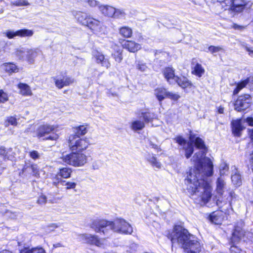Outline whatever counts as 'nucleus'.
Instances as JSON below:
<instances>
[{
  "label": "nucleus",
  "mask_w": 253,
  "mask_h": 253,
  "mask_svg": "<svg viewBox=\"0 0 253 253\" xmlns=\"http://www.w3.org/2000/svg\"><path fill=\"white\" fill-rule=\"evenodd\" d=\"M175 141L181 146L182 149L185 151V156L187 159L189 158L194 152V145L192 143L187 142L181 136H178L174 138Z\"/></svg>",
  "instance_id": "obj_9"
},
{
  "label": "nucleus",
  "mask_w": 253,
  "mask_h": 253,
  "mask_svg": "<svg viewBox=\"0 0 253 253\" xmlns=\"http://www.w3.org/2000/svg\"><path fill=\"white\" fill-rule=\"evenodd\" d=\"M58 137L57 134L52 133L51 135H49L47 137H46L43 139H49V140H56Z\"/></svg>",
  "instance_id": "obj_55"
},
{
  "label": "nucleus",
  "mask_w": 253,
  "mask_h": 253,
  "mask_svg": "<svg viewBox=\"0 0 253 253\" xmlns=\"http://www.w3.org/2000/svg\"><path fill=\"white\" fill-rule=\"evenodd\" d=\"M211 221L215 224H220L222 221V218L219 216L218 213L215 212H212L210 215Z\"/></svg>",
  "instance_id": "obj_39"
},
{
  "label": "nucleus",
  "mask_w": 253,
  "mask_h": 253,
  "mask_svg": "<svg viewBox=\"0 0 253 253\" xmlns=\"http://www.w3.org/2000/svg\"><path fill=\"white\" fill-rule=\"evenodd\" d=\"M34 32L32 30L28 29H21L15 32L11 30H7L3 33V34L8 39H13L16 36L21 37H31Z\"/></svg>",
  "instance_id": "obj_10"
},
{
  "label": "nucleus",
  "mask_w": 253,
  "mask_h": 253,
  "mask_svg": "<svg viewBox=\"0 0 253 253\" xmlns=\"http://www.w3.org/2000/svg\"><path fill=\"white\" fill-rule=\"evenodd\" d=\"M84 2L87 3L91 7H94L99 4V2L95 0H84Z\"/></svg>",
  "instance_id": "obj_54"
},
{
  "label": "nucleus",
  "mask_w": 253,
  "mask_h": 253,
  "mask_svg": "<svg viewBox=\"0 0 253 253\" xmlns=\"http://www.w3.org/2000/svg\"><path fill=\"white\" fill-rule=\"evenodd\" d=\"M175 83L183 89L191 88L193 85L191 82L184 76L177 77V79L175 80Z\"/></svg>",
  "instance_id": "obj_24"
},
{
  "label": "nucleus",
  "mask_w": 253,
  "mask_h": 253,
  "mask_svg": "<svg viewBox=\"0 0 253 253\" xmlns=\"http://www.w3.org/2000/svg\"><path fill=\"white\" fill-rule=\"evenodd\" d=\"M147 161L153 167L157 169H161L162 164L157 160L155 156L151 153H147L145 156Z\"/></svg>",
  "instance_id": "obj_21"
},
{
  "label": "nucleus",
  "mask_w": 253,
  "mask_h": 253,
  "mask_svg": "<svg viewBox=\"0 0 253 253\" xmlns=\"http://www.w3.org/2000/svg\"><path fill=\"white\" fill-rule=\"evenodd\" d=\"M218 112L219 114H223L224 112V108L221 107H219L218 110Z\"/></svg>",
  "instance_id": "obj_64"
},
{
  "label": "nucleus",
  "mask_w": 253,
  "mask_h": 253,
  "mask_svg": "<svg viewBox=\"0 0 253 253\" xmlns=\"http://www.w3.org/2000/svg\"><path fill=\"white\" fill-rule=\"evenodd\" d=\"M3 66L5 71L10 74L13 73H17L19 71L17 66L13 63L9 62L4 63Z\"/></svg>",
  "instance_id": "obj_29"
},
{
  "label": "nucleus",
  "mask_w": 253,
  "mask_h": 253,
  "mask_svg": "<svg viewBox=\"0 0 253 253\" xmlns=\"http://www.w3.org/2000/svg\"><path fill=\"white\" fill-rule=\"evenodd\" d=\"M61 159L63 162L74 167H82L87 162V157L83 153L72 152L68 154H62Z\"/></svg>",
  "instance_id": "obj_5"
},
{
  "label": "nucleus",
  "mask_w": 253,
  "mask_h": 253,
  "mask_svg": "<svg viewBox=\"0 0 253 253\" xmlns=\"http://www.w3.org/2000/svg\"><path fill=\"white\" fill-rule=\"evenodd\" d=\"M87 132L86 127L84 126H80L76 128V136H79V135H84Z\"/></svg>",
  "instance_id": "obj_43"
},
{
  "label": "nucleus",
  "mask_w": 253,
  "mask_h": 253,
  "mask_svg": "<svg viewBox=\"0 0 253 253\" xmlns=\"http://www.w3.org/2000/svg\"><path fill=\"white\" fill-rule=\"evenodd\" d=\"M250 79H247L244 81H242L240 83H239L237 85L236 88L234 89L233 91V94L234 95L238 94L239 91L249 83Z\"/></svg>",
  "instance_id": "obj_40"
},
{
  "label": "nucleus",
  "mask_w": 253,
  "mask_h": 253,
  "mask_svg": "<svg viewBox=\"0 0 253 253\" xmlns=\"http://www.w3.org/2000/svg\"><path fill=\"white\" fill-rule=\"evenodd\" d=\"M29 155L30 157L34 160L38 159L40 157V155L39 152L35 150L31 151L29 153Z\"/></svg>",
  "instance_id": "obj_52"
},
{
  "label": "nucleus",
  "mask_w": 253,
  "mask_h": 253,
  "mask_svg": "<svg viewBox=\"0 0 253 253\" xmlns=\"http://www.w3.org/2000/svg\"><path fill=\"white\" fill-rule=\"evenodd\" d=\"M162 74L169 84H175V80L177 79V76L175 75V69L171 67L165 68L162 71Z\"/></svg>",
  "instance_id": "obj_11"
},
{
  "label": "nucleus",
  "mask_w": 253,
  "mask_h": 253,
  "mask_svg": "<svg viewBox=\"0 0 253 253\" xmlns=\"http://www.w3.org/2000/svg\"><path fill=\"white\" fill-rule=\"evenodd\" d=\"M166 98L170 99L174 101H177L180 98V96L177 93H174L168 91Z\"/></svg>",
  "instance_id": "obj_44"
},
{
  "label": "nucleus",
  "mask_w": 253,
  "mask_h": 253,
  "mask_svg": "<svg viewBox=\"0 0 253 253\" xmlns=\"http://www.w3.org/2000/svg\"><path fill=\"white\" fill-rule=\"evenodd\" d=\"M27 48L23 47H20L15 49L13 54L15 55L18 59L21 60H26Z\"/></svg>",
  "instance_id": "obj_30"
},
{
  "label": "nucleus",
  "mask_w": 253,
  "mask_h": 253,
  "mask_svg": "<svg viewBox=\"0 0 253 253\" xmlns=\"http://www.w3.org/2000/svg\"><path fill=\"white\" fill-rule=\"evenodd\" d=\"M90 227L95 232L105 236L109 234L110 230L124 234H131L133 232L131 225L123 218H117L113 221L95 219L91 222Z\"/></svg>",
  "instance_id": "obj_3"
},
{
  "label": "nucleus",
  "mask_w": 253,
  "mask_h": 253,
  "mask_svg": "<svg viewBox=\"0 0 253 253\" xmlns=\"http://www.w3.org/2000/svg\"><path fill=\"white\" fill-rule=\"evenodd\" d=\"M209 51L211 52L212 54H214L215 53H217L222 50L223 48L221 46H215L213 45H211L209 47Z\"/></svg>",
  "instance_id": "obj_49"
},
{
  "label": "nucleus",
  "mask_w": 253,
  "mask_h": 253,
  "mask_svg": "<svg viewBox=\"0 0 253 253\" xmlns=\"http://www.w3.org/2000/svg\"><path fill=\"white\" fill-rule=\"evenodd\" d=\"M18 87L20 89V93L24 96H30L32 92L30 87L26 84L20 83L18 85Z\"/></svg>",
  "instance_id": "obj_28"
},
{
  "label": "nucleus",
  "mask_w": 253,
  "mask_h": 253,
  "mask_svg": "<svg viewBox=\"0 0 253 253\" xmlns=\"http://www.w3.org/2000/svg\"><path fill=\"white\" fill-rule=\"evenodd\" d=\"M61 178L62 177H60V175H59L58 173L56 174H55L52 177L53 184L56 187L59 183H60V184L61 185V182L63 181V180H62Z\"/></svg>",
  "instance_id": "obj_46"
},
{
  "label": "nucleus",
  "mask_w": 253,
  "mask_h": 253,
  "mask_svg": "<svg viewBox=\"0 0 253 253\" xmlns=\"http://www.w3.org/2000/svg\"><path fill=\"white\" fill-rule=\"evenodd\" d=\"M250 163L251 165L253 164V151L250 155Z\"/></svg>",
  "instance_id": "obj_63"
},
{
  "label": "nucleus",
  "mask_w": 253,
  "mask_h": 253,
  "mask_svg": "<svg viewBox=\"0 0 253 253\" xmlns=\"http://www.w3.org/2000/svg\"><path fill=\"white\" fill-rule=\"evenodd\" d=\"M53 79L56 86L59 89L72 84L75 81L73 78L68 76L64 77L62 79H56L55 77H53Z\"/></svg>",
  "instance_id": "obj_16"
},
{
  "label": "nucleus",
  "mask_w": 253,
  "mask_h": 253,
  "mask_svg": "<svg viewBox=\"0 0 253 253\" xmlns=\"http://www.w3.org/2000/svg\"><path fill=\"white\" fill-rule=\"evenodd\" d=\"M89 145L86 139L80 138L76 135L70 136L69 139V146L72 151L80 152L85 150Z\"/></svg>",
  "instance_id": "obj_7"
},
{
  "label": "nucleus",
  "mask_w": 253,
  "mask_h": 253,
  "mask_svg": "<svg viewBox=\"0 0 253 253\" xmlns=\"http://www.w3.org/2000/svg\"><path fill=\"white\" fill-rule=\"evenodd\" d=\"M249 135L251 140L253 141V129L249 130Z\"/></svg>",
  "instance_id": "obj_62"
},
{
  "label": "nucleus",
  "mask_w": 253,
  "mask_h": 253,
  "mask_svg": "<svg viewBox=\"0 0 253 253\" xmlns=\"http://www.w3.org/2000/svg\"><path fill=\"white\" fill-rule=\"evenodd\" d=\"M245 49L249 52V54L253 57V48L250 47L247 45H244Z\"/></svg>",
  "instance_id": "obj_58"
},
{
  "label": "nucleus",
  "mask_w": 253,
  "mask_h": 253,
  "mask_svg": "<svg viewBox=\"0 0 253 253\" xmlns=\"http://www.w3.org/2000/svg\"><path fill=\"white\" fill-rule=\"evenodd\" d=\"M17 124V119L14 116L7 117L4 122V125L5 127H8L10 125L16 126Z\"/></svg>",
  "instance_id": "obj_38"
},
{
  "label": "nucleus",
  "mask_w": 253,
  "mask_h": 253,
  "mask_svg": "<svg viewBox=\"0 0 253 253\" xmlns=\"http://www.w3.org/2000/svg\"><path fill=\"white\" fill-rule=\"evenodd\" d=\"M244 222L240 220L235 226L234 231L232 234L230 243L233 244L230 249L231 253H244V252L234 245L240 241L245 235V231L243 229Z\"/></svg>",
  "instance_id": "obj_4"
},
{
  "label": "nucleus",
  "mask_w": 253,
  "mask_h": 253,
  "mask_svg": "<svg viewBox=\"0 0 253 253\" xmlns=\"http://www.w3.org/2000/svg\"><path fill=\"white\" fill-rule=\"evenodd\" d=\"M92 56L97 64H100L102 66L107 68L110 67V63L109 59L105 58L104 55L101 52L97 50L93 51Z\"/></svg>",
  "instance_id": "obj_13"
},
{
  "label": "nucleus",
  "mask_w": 253,
  "mask_h": 253,
  "mask_svg": "<svg viewBox=\"0 0 253 253\" xmlns=\"http://www.w3.org/2000/svg\"><path fill=\"white\" fill-rule=\"evenodd\" d=\"M229 169L228 166L226 164H221L219 168V172L220 175H223Z\"/></svg>",
  "instance_id": "obj_50"
},
{
  "label": "nucleus",
  "mask_w": 253,
  "mask_h": 253,
  "mask_svg": "<svg viewBox=\"0 0 253 253\" xmlns=\"http://www.w3.org/2000/svg\"><path fill=\"white\" fill-rule=\"evenodd\" d=\"M121 43L124 48L127 49L130 52L134 53L139 50L141 47L140 44L131 41L123 40Z\"/></svg>",
  "instance_id": "obj_14"
},
{
  "label": "nucleus",
  "mask_w": 253,
  "mask_h": 253,
  "mask_svg": "<svg viewBox=\"0 0 253 253\" xmlns=\"http://www.w3.org/2000/svg\"><path fill=\"white\" fill-rule=\"evenodd\" d=\"M119 33L124 38H129L132 36V30L130 27L124 26L119 29Z\"/></svg>",
  "instance_id": "obj_31"
},
{
  "label": "nucleus",
  "mask_w": 253,
  "mask_h": 253,
  "mask_svg": "<svg viewBox=\"0 0 253 253\" xmlns=\"http://www.w3.org/2000/svg\"><path fill=\"white\" fill-rule=\"evenodd\" d=\"M61 185L66 186V189H71L75 188L77 184L75 182H66L64 180L61 182Z\"/></svg>",
  "instance_id": "obj_45"
},
{
  "label": "nucleus",
  "mask_w": 253,
  "mask_h": 253,
  "mask_svg": "<svg viewBox=\"0 0 253 253\" xmlns=\"http://www.w3.org/2000/svg\"><path fill=\"white\" fill-rule=\"evenodd\" d=\"M224 10H229L235 13L242 12L248 5V0H217Z\"/></svg>",
  "instance_id": "obj_6"
},
{
  "label": "nucleus",
  "mask_w": 253,
  "mask_h": 253,
  "mask_svg": "<svg viewBox=\"0 0 253 253\" xmlns=\"http://www.w3.org/2000/svg\"><path fill=\"white\" fill-rule=\"evenodd\" d=\"M72 15L79 23L84 26L88 24L87 21L90 17L87 13L80 11H72Z\"/></svg>",
  "instance_id": "obj_15"
},
{
  "label": "nucleus",
  "mask_w": 253,
  "mask_h": 253,
  "mask_svg": "<svg viewBox=\"0 0 253 253\" xmlns=\"http://www.w3.org/2000/svg\"><path fill=\"white\" fill-rule=\"evenodd\" d=\"M83 238L85 242L90 245L101 247L104 245V240L98 237V236L91 234H83Z\"/></svg>",
  "instance_id": "obj_12"
},
{
  "label": "nucleus",
  "mask_w": 253,
  "mask_h": 253,
  "mask_svg": "<svg viewBox=\"0 0 253 253\" xmlns=\"http://www.w3.org/2000/svg\"><path fill=\"white\" fill-rule=\"evenodd\" d=\"M87 23L88 24L85 25V26L88 27L90 29L93 31L94 33L100 34L101 27L99 21L90 17L88 20Z\"/></svg>",
  "instance_id": "obj_17"
},
{
  "label": "nucleus",
  "mask_w": 253,
  "mask_h": 253,
  "mask_svg": "<svg viewBox=\"0 0 253 253\" xmlns=\"http://www.w3.org/2000/svg\"><path fill=\"white\" fill-rule=\"evenodd\" d=\"M101 162L100 161L94 162L92 164V168L93 169H98L101 166Z\"/></svg>",
  "instance_id": "obj_56"
},
{
  "label": "nucleus",
  "mask_w": 253,
  "mask_h": 253,
  "mask_svg": "<svg viewBox=\"0 0 253 253\" xmlns=\"http://www.w3.org/2000/svg\"><path fill=\"white\" fill-rule=\"evenodd\" d=\"M99 9L103 15L110 17H113L115 13V8L108 5H100Z\"/></svg>",
  "instance_id": "obj_23"
},
{
  "label": "nucleus",
  "mask_w": 253,
  "mask_h": 253,
  "mask_svg": "<svg viewBox=\"0 0 253 253\" xmlns=\"http://www.w3.org/2000/svg\"><path fill=\"white\" fill-rule=\"evenodd\" d=\"M10 4L16 6H21L29 5L30 3L26 0H17L15 1H11Z\"/></svg>",
  "instance_id": "obj_42"
},
{
  "label": "nucleus",
  "mask_w": 253,
  "mask_h": 253,
  "mask_svg": "<svg viewBox=\"0 0 253 253\" xmlns=\"http://www.w3.org/2000/svg\"><path fill=\"white\" fill-rule=\"evenodd\" d=\"M30 168L32 170L33 174L36 175V174L38 173V172L37 165H31Z\"/></svg>",
  "instance_id": "obj_57"
},
{
  "label": "nucleus",
  "mask_w": 253,
  "mask_h": 253,
  "mask_svg": "<svg viewBox=\"0 0 253 253\" xmlns=\"http://www.w3.org/2000/svg\"><path fill=\"white\" fill-rule=\"evenodd\" d=\"M231 180L234 185L236 186H240L242 184L241 176L237 171L232 175Z\"/></svg>",
  "instance_id": "obj_37"
},
{
  "label": "nucleus",
  "mask_w": 253,
  "mask_h": 253,
  "mask_svg": "<svg viewBox=\"0 0 253 253\" xmlns=\"http://www.w3.org/2000/svg\"><path fill=\"white\" fill-rule=\"evenodd\" d=\"M144 127V122L140 120H135L131 124V128L134 131L142 130Z\"/></svg>",
  "instance_id": "obj_32"
},
{
  "label": "nucleus",
  "mask_w": 253,
  "mask_h": 253,
  "mask_svg": "<svg viewBox=\"0 0 253 253\" xmlns=\"http://www.w3.org/2000/svg\"><path fill=\"white\" fill-rule=\"evenodd\" d=\"M232 27L234 29L239 30H242L245 28L244 26H240L236 24H234Z\"/></svg>",
  "instance_id": "obj_61"
},
{
  "label": "nucleus",
  "mask_w": 253,
  "mask_h": 253,
  "mask_svg": "<svg viewBox=\"0 0 253 253\" xmlns=\"http://www.w3.org/2000/svg\"><path fill=\"white\" fill-rule=\"evenodd\" d=\"M126 16V13L123 9H116L115 13L113 17L115 18H124Z\"/></svg>",
  "instance_id": "obj_41"
},
{
  "label": "nucleus",
  "mask_w": 253,
  "mask_h": 253,
  "mask_svg": "<svg viewBox=\"0 0 253 253\" xmlns=\"http://www.w3.org/2000/svg\"><path fill=\"white\" fill-rule=\"evenodd\" d=\"M205 155L204 150L195 154L193 157L195 167L189 170L185 184L191 194L197 195L203 201L208 202L211 195L210 185L206 179L213 174V165L210 158L205 157Z\"/></svg>",
  "instance_id": "obj_1"
},
{
  "label": "nucleus",
  "mask_w": 253,
  "mask_h": 253,
  "mask_svg": "<svg viewBox=\"0 0 253 253\" xmlns=\"http://www.w3.org/2000/svg\"><path fill=\"white\" fill-rule=\"evenodd\" d=\"M46 197L44 195H41L37 200V203L39 205H44L46 203Z\"/></svg>",
  "instance_id": "obj_53"
},
{
  "label": "nucleus",
  "mask_w": 253,
  "mask_h": 253,
  "mask_svg": "<svg viewBox=\"0 0 253 253\" xmlns=\"http://www.w3.org/2000/svg\"><path fill=\"white\" fill-rule=\"evenodd\" d=\"M116 61L120 63L123 59L122 52L120 50H118L116 53L112 54Z\"/></svg>",
  "instance_id": "obj_47"
},
{
  "label": "nucleus",
  "mask_w": 253,
  "mask_h": 253,
  "mask_svg": "<svg viewBox=\"0 0 253 253\" xmlns=\"http://www.w3.org/2000/svg\"><path fill=\"white\" fill-rule=\"evenodd\" d=\"M190 141L194 144L199 149H205L206 146L204 141L200 137H196L195 135L190 132L189 136Z\"/></svg>",
  "instance_id": "obj_26"
},
{
  "label": "nucleus",
  "mask_w": 253,
  "mask_h": 253,
  "mask_svg": "<svg viewBox=\"0 0 253 253\" xmlns=\"http://www.w3.org/2000/svg\"><path fill=\"white\" fill-rule=\"evenodd\" d=\"M172 245L181 246L184 253H204L198 239L180 225H175L170 235Z\"/></svg>",
  "instance_id": "obj_2"
},
{
  "label": "nucleus",
  "mask_w": 253,
  "mask_h": 253,
  "mask_svg": "<svg viewBox=\"0 0 253 253\" xmlns=\"http://www.w3.org/2000/svg\"><path fill=\"white\" fill-rule=\"evenodd\" d=\"M225 186L224 180L221 177H219L216 181V191L218 194L221 195L223 194Z\"/></svg>",
  "instance_id": "obj_33"
},
{
  "label": "nucleus",
  "mask_w": 253,
  "mask_h": 253,
  "mask_svg": "<svg viewBox=\"0 0 253 253\" xmlns=\"http://www.w3.org/2000/svg\"><path fill=\"white\" fill-rule=\"evenodd\" d=\"M245 122L251 126H253V118L252 117H247L245 119Z\"/></svg>",
  "instance_id": "obj_60"
},
{
  "label": "nucleus",
  "mask_w": 253,
  "mask_h": 253,
  "mask_svg": "<svg viewBox=\"0 0 253 253\" xmlns=\"http://www.w3.org/2000/svg\"><path fill=\"white\" fill-rule=\"evenodd\" d=\"M168 90L163 87L156 88L154 90V95L160 102L167 97Z\"/></svg>",
  "instance_id": "obj_25"
},
{
  "label": "nucleus",
  "mask_w": 253,
  "mask_h": 253,
  "mask_svg": "<svg viewBox=\"0 0 253 253\" xmlns=\"http://www.w3.org/2000/svg\"><path fill=\"white\" fill-rule=\"evenodd\" d=\"M7 44V42L3 40L0 39V51L2 50Z\"/></svg>",
  "instance_id": "obj_59"
},
{
  "label": "nucleus",
  "mask_w": 253,
  "mask_h": 253,
  "mask_svg": "<svg viewBox=\"0 0 253 253\" xmlns=\"http://www.w3.org/2000/svg\"><path fill=\"white\" fill-rule=\"evenodd\" d=\"M8 95L2 90H0V102L3 103L8 100Z\"/></svg>",
  "instance_id": "obj_51"
},
{
  "label": "nucleus",
  "mask_w": 253,
  "mask_h": 253,
  "mask_svg": "<svg viewBox=\"0 0 253 253\" xmlns=\"http://www.w3.org/2000/svg\"><path fill=\"white\" fill-rule=\"evenodd\" d=\"M0 253H12L8 250H3ZM20 253H45L44 250L42 248H35L32 250L25 248L21 251Z\"/></svg>",
  "instance_id": "obj_27"
},
{
  "label": "nucleus",
  "mask_w": 253,
  "mask_h": 253,
  "mask_svg": "<svg viewBox=\"0 0 253 253\" xmlns=\"http://www.w3.org/2000/svg\"><path fill=\"white\" fill-rule=\"evenodd\" d=\"M205 73V69L199 63H197L194 67L192 73L196 76L201 77Z\"/></svg>",
  "instance_id": "obj_36"
},
{
  "label": "nucleus",
  "mask_w": 253,
  "mask_h": 253,
  "mask_svg": "<svg viewBox=\"0 0 253 253\" xmlns=\"http://www.w3.org/2000/svg\"><path fill=\"white\" fill-rule=\"evenodd\" d=\"M231 127L232 133L234 136L240 137L241 135V131L244 128L240 120L233 121L231 123Z\"/></svg>",
  "instance_id": "obj_20"
},
{
  "label": "nucleus",
  "mask_w": 253,
  "mask_h": 253,
  "mask_svg": "<svg viewBox=\"0 0 253 253\" xmlns=\"http://www.w3.org/2000/svg\"><path fill=\"white\" fill-rule=\"evenodd\" d=\"M54 129L55 127L53 126L47 125L41 126L37 129V135L39 137L45 136L46 135L51 133Z\"/></svg>",
  "instance_id": "obj_19"
},
{
  "label": "nucleus",
  "mask_w": 253,
  "mask_h": 253,
  "mask_svg": "<svg viewBox=\"0 0 253 253\" xmlns=\"http://www.w3.org/2000/svg\"><path fill=\"white\" fill-rule=\"evenodd\" d=\"M138 114L140 115V117L142 118L146 123L152 122L157 117L156 114L149 111L147 109L140 110Z\"/></svg>",
  "instance_id": "obj_18"
},
{
  "label": "nucleus",
  "mask_w": 253,
  "mask_h": 253,
  "mask_svg": "<svg viewBox=\"0 0 253 253\" xmlns=\"http://www.w3.org/2000/svg\"><path fill=\"white\" fill-rule=\"evenodd\" d=\"M136 68L141 72H146L148 69L146 64L141 62H138L136 65Z\"/></svg>",
  "instance_id": "obj_48"
},
{
  "label": "nucleus",
  "mask_w": 253,
  "mask_h": 253,
  "mask_svg": "<svg viewBox=\"0 0 253 253\" xmlns=\"http://www.w3.org/2000/svg\"><path fill=\"white\" fill-rule=\"evenodd\" d=\"M252 102L251 95L245 94L239 96L234 103L235 110L238 112H241L249 108Z\"/></svg>",
  "instance_id": "obj_8"
},
{
  "label": "nucleus",
  "mask_w": 253,
  "mask_h": 253,
  "mask_svg": "<svg viewBox=\"0 0 253 253\" xmlns=\"http://www.w3.org/2000/svg\"><path fill=\"white\" fill-rule=\"evenodd\" d=\"M41 50L38 48H27L26 60L30 63L34 62L35 58L38 56Z\"/></svg>",
  "instance_id": "obj_22"
},
{
  "label": "nucleus",
  "mask_w": 253,
  "mask_h": 253,
  "mask_svg": "<svg viewBox=\"0 0 253 253\" xmlns=\"http://www.w3.org/2000/svg\"><path fill=\"white\" fill-rule=\"evenodd\" d=\"M12 148L6 149L4 147L1 146L0 148V155L3 156L4 159L11 160L13 158V156L7 155V153L12 152Z\"/></svg>",
  "instance_id": "obj_34"
},
{
  "label": "nucleus",
  "mask_w": 253,
  "mask_h": 253,
  "mask_svg": "<svg viewBox=\"0 0 253 253\" xmlns=\"http://www.w3.org/2000/svg\"><path fill=\"white\" fill-rule=\"evenodd\" d=\"M72 172V169L69 168H63L60 169L58 172L61 177L63 178H67L70 177Z\"/></svg>",
  "instance_id": "obj_35"
}]
</instances>
